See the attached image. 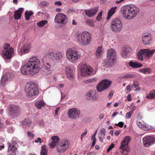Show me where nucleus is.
Returning <instances> with one entry per match:
<instances>
[{
	"mask_svg": "<svg viewBox=\"0 0 155 155\" xmlns=\"http://www.w3.org/2000/svg\"><path fill=\"white\" fill-rule=\"evenodd\" d=\"M40 61L36 56L30 58L27 63L21 68V73L24 75L33 76L40 71Z\"/></svg>",
	"mask_w": 155,
	"mask_h": 155,
	"instance_id": "f257e3e1",
	"label": "nucleus"
},
{
	"mask_svg": "<svg viewBox=\"0 0 155 155\" xmlns=\"http://www.w3.org/2000/svg\"><path fill=\"white\" fill-rule=\"evenodd\" d=\"M120 10L123 18L127 20L134 18L140 12L139 8L133 4L123 6Z\"/></svg>",
	"mask_w": 155,
	"mask_h": 155,
	"instance_id": "f03ea898",
	"label": "nucleus"
},
{
	"mask_svg": "<svg viewBox=\"0 0 155 155\" xmlns=\"http://www.w3.org/2000/svg\"><path fill=\"white\" fill-rule=\"evenodd\" d=\"M76 38L79 44L83 45H87L91 41V35L88 31H84L77 33Z\"/></svg>",
	"mask_w": 155,
	"mask_h": 155,
	"instance_id": "7ed1b4c3",
	"label": "nucleus"
},
{
	"mask_svg": "<svg viewBox=\"0 0 155 155\" xmlns=\"http://www.w3.org/2000/svg\"><path fill=\"white\" fill-rule=\"evenodd\" d=\"M117 54L115 51L113 49H109L107 51L106 58L104 60L105 65L110 67L113 65L116 58Z\"/></svg>",
	"mask_w": 155,
	"mask_h": 155,
	"instance_id": "20e7f679",
	"label": "nucleus"
},
{
	"mask_svg": "<svg viewBox=\"0 0 155 155\" xmlns=\"http://www.w3.org/2000/svg\"><path fill=\"white\" fill-rule=\"evenodd\" d=\"M25 91L27 96L28 98L37 95L38 93V90L35 83L33 81L29 82L26 84Z\"/></svg>",
	"mask_w": 155,
	"mask_h": 155,
	"instance_id": "39448f33",
	"label": "nucleus"
},
{
	"mask_svg": "<svg viewBox=\"0 0 155 155\" xmlns=\"http://www.w3.org/2000/svg\"><path fill=\"white\" fill-rule=\"evenodd\" d=\"M66 58L69 61L72 63H75L80 58L81 54L78 51L73 50L71 48H69L66 51Z\"/></svg>",
	"mask_w": 155,
	"mask_h": 155,
	"instance_id": "423d86ee",
	"label": "nucleus"
},
{
	"mask_svg": "<svg viewBox=\"0 0 155 155\" xmlns=\"http://www.w3.org/2000/svg\"><path fill=\"white\" fill-rule=\"evenodd\" d=\"M131 138L130 137L126 136L120 142V146L119 149L121 150L120 152L123 155H128L130 151V147L128 144Z\"/></svg>",
	"mask_w": 155,
	"mask_h": 155,
	"instance_id": "0eeeda50",
	"label": "nucleus"
},
{
	"mask_svg": "<svg viewBox=\"0 0 155 155\" xmlns=\"http://www.w3.org/2000/svg\"><path fill=\"white\" fill-rule=\"evenodd\" d=\"M4 50L2 51V56L5 59H9L14 53V50L12 48H10L8 43L5 44L3 47Z\"/></svg>",
	"mask_w": 155,
	"mask_h": 155,
	"instance_id": "6e6552de",
	"label": "nucleus"
},
{
	"mask_svg": "<svg viewBox=\"0 0 155 155\" xmlns=\"http://www.w3.org/2000/svg\"><path fill=\"white\" fill-rule=\"evenodd\" d=\"M8 110V115L12 119L18 116L21 112V110L18 106L12 104H10L9 106Z\"/></svg>",
	"mask_w": 155,
	"mask_h": 155,
	"instance_id": "1a4fd4ad",
	"label": "nucleus"
},
{
	"mask_svg": "<svg viewBox=\"0 0 155 155\" xmlns=\"http://www.w3.org/2000/svg\"><path fill=\"white\" fill-rule=\"evenodd\" d=\"M68 18L67 16L62 13H58L54 18V22L55 23L65 24L68 22Z\"/></svg>",
	"mask_w": 155,
	"mask_h": 155,
	"instance_id": "9d476101",
	"label": "nucleus"
},
{
	"mask_svg": "<svg viewBox=\"0 0 155 155\" xmlns=\"http://www.w3.org/2000/svg\"><path fill=\"white\" fill-rule=\"evenodd\" d=\"M47 58L44 56L42 58V61L43 63L42 68L43 74L44 75H48L52 73V71L51 69V65L47 62Z\"/></svg>",
	"mask_w": 155,
	"mask_h": 155,
	"instance_id": "9b49d317",
	"label": "nucleus"
},
{
	"mask_svg": "<svg viewBox=\"0 0 155 155\" xmlns=\"http://www.w3.org/2000/svg\"><path fill=\"white\" fill-rule=\"evenodd\" d=\"M122 25L119 20L114 19L112 21L110 28L111 30L114 32L117 33L120 32L122 28Z\"/></svg>",
	"mask_w": 155,
	"mask_h": 155,
	"instance_id": "f8f14e48",
	"label": "nucleus"
},
{
	"mask_svg": "<svg viewBox=\"0 0 155 155\" xmlns=\"http://www.w3.org/2000/svg\"><path fill=\"white\" fill-rule=\"evenodd\" d=\"M111 81L108 80H103L97 85L96 88L97 91L101 92L108 88L111 84Z\"/></svg>",
	"mask_w": 155,
	"mask_h": 155,
	"instance_id": "ddd939ff",
	"label": "nucleus"
},
{
	"mask_svg": "<svg viewBox=\"0 0 155 155\" xmlns=\"http://www.w3.org/2000/svg\"><path fill=\"white\" fill-rule=\"evenodd\" d=\"M142 141L144 147H149L155 143V137L153 135H147L143 138Z\"/></svg>",
	"mask_w": 155,
	"mask_h": 155,
	"instance_id": "4468645a",
	"label": "nucleus"
},
{
	"mask_svg": "<svg viewBox=\"0 0 155 155\" xmlns=\"http://www.w3.org/2000/svg\"><path fill=\"white\" fill-rule=\"evenodd\" d=\"M80 111L79 109L73 108L68 111V115L69 118L72 120H77L80 117Z\"/></svg>",
	"mask_w": 155,
	"mask_h": 155,
	"instance_id": "2eb2a0df",
	"label": "nucleus"
},
{
	"mask_svg": "<svg viewBox=\"0 0 155 155\" xmlns=\"http://www.w3.org/2000/svg\"><path fill=\"white\" fill-rule=\"evenodd\" d=\"M82 76H87L93 73V70L92 67L85 64H82L80 70Z\"/></svg>",
	"mask_w": 155,
	"mask_h": 155,
	"instance_id": "dca6fc26",
	"label": "nucleus"
},
{
	"mask_svg": "<svg viewBox=\"0 0 155 155\" xmlns=\"http://www.w3.org/2000/svg\"><path fill=\"white\" fill-rule=\"evenodd\" d=\"M59 147L58 146H56L57 151L59 153H63L68 148L69 143L68 140L66 139H62L61 141Z\"/></svg>",
	"mask_w": 155,
	"mask_h": 155,
	"instance_id": "f3484780",
	"label": "nucleus"
},
{
	"mask_svg": "<svg viewBox=\"0 0 155 155\" xmlns=\"http://www.w3.org/2000/svg\"><path fill=\"white\" fill-rule=\"evenodd\" d=\"M18 142L17 139L16 137L13 138L12 141L9 143L8 151L11 155H16L15 152L17 150L15 145Z\"/></svg>",
	"mask_w": 155,
	"mask_h": 155,
	"instance_id": "a211bd4d",
	"label": "nucleus"
},
{
	"mask_svg": "<svg viewBox=\"0 0 155 155\" xmlns=\"http://www.w3.org/2000/svg\"><path fill=\"white\" fill-rule=\"evenodd\" d=\"M151 35L149 33L144 34L143 35L142 41L144 45H150L152 42V39Z\"/></svg>",
	"mask_w": 155,
	"mask_h": 155,
	"instance_id": "6ab92c4d",
	"label": "nucleus"
},
{
	"mask_svg": "<svg viewBox=\"0 0 155 155\" xmlns=\"http://www.w3.org/2000/svg\"><path fill=\"white\" fill-rule=\"evenodd\" d=\"M137 124L138 126L142 130H148L152 129L151 126L149 125L146 123H144L142 121H140L139 119L138 120H137Z\"/></svg>",
	"mask_w": 155,
	"mask_h": 155,
	"instance_id": "aec40b11",
	"label": "nucleus"
},
{
	"mask_svg": "<svg viewBox=\"0 0 155 155\" xmlns=\"http://www.w3.org/2000/svg\"><path fill=\"white\" fill-rule=\"evenodd\" d=\"M59 138L58 136H55L51 137L49 140V145L51 148H54L58 143Z\"/></svg>",
	"mask_w": 155,
	"mask_h": 155,
	"instance_id": "412c9836",
	"label": "nucleus"
},
{
	"mask_svg": "<svg viewBox=\"0 0 155 155\" xmlns=\"http://www.w3.org/2000/svg\"><path fill=\"white\" fill-rule=\"evenodd\" d=\"M98 11V8L94 7L92 8L86 10L84 11L85 13L87 16L89 17L94 16Z\"/></svg>",
	"mask_w": 155,
	"mask_h": 155,
	"instance_id": "4be33fe9",
	"label": "nucleus"
},
{
	"mask_svg": "<svg viewBox=\"0 0 155 155\" xmlns=\"http://www.w3.org/2000/svg\"><path fill=\"white\" fill-rule=\"evenodd\" d=\"M144 58L147 60H149L151 58L155 52V49L150 50V49H144Z\"/></svg>",
	"mask_w": 155,
	"mask_h": 155,
	"instance_id": "5701e85b",
	"label": "nucleus"
},
{
	"mask_svg": "<svg viewBox=\"0 0 155 155\" xmlns=\"http://www.w3.org/2000/svg\"><path fill=\"white\" fill-rule=\"evenodd\" d=\"M66 74L69 79L72 80L74 78L73 71L70 67H68L66 68Z\"/></svg>",
	"mask_w": 155,
	"mask_h": 155,
	"instance_id": "b1692460",
	"label": "nucleus"
},
{
	"mask_svg": "<svg viewBox=\"0 0 155 155\" xmlns=\"http://www.w3.org/2000/svg\"><path fill=\"white\" fill-rule=\"evenodd\" d=\"M31 48V45L30 44L25 45L21 48L20 52L22 54L28 53L30 50Z\"/></svg>",
	"mask_w": 155,
	"mask_h": 155,
	"instance_id": "393cba45",
	"label": "nucleus"
},
{
	"mask_svg": "<svg viewBox=\"0 0 155 155\" xmlns=\"http://www.w3.org/2000/svg\"><path fill=\"white\" fill-rule=\"evenodd\" d=\"M24 10V8H20L15 12L14 17L15 19L17 20L21 18L22 13Z\"/></svg>",
	"mask_w": 155,
	"mask_h": 155,
	"instance_id": "a878e982",
	"label": "nucleus"
},
{
	"mask_svg": "<svg viewBox=\"0 0 155 155\" xmlns=\"http://www.w3.org/2000/svg\"><path fill=\"white\" fill-rule=\"evenodd\" d=\"M56 58L55 61L61 62L64 58V52L60 51L56 52Z\"/></svg>",
	"mask_w": 155,
	"mask_h": 155,
	"instance_id": "bb28decb",
	"label": "nucleus"
},
{
	"mask_svg": "<svg viewBox=\"0 0 155 155\" xmlns=\"http://www.w3.org/2000/svg\"><path fill=\"white\" fill-rule=\"evenodd\" d=\"M144 55L145 56L144 49H140L137 54V59L140 61H143Z\"/></svg>",
	"mask_w": 155,
	"mask_h": 155,
	"instance_id": "cd10ccee",
	"label": "nucleus"
},
{
	"mask_svg": "<svg viewBox=\"0 0 155 155\" xmlns=\"http://www.w3.org/2000/svg\"><path fill=\"white\" fill-rule=\"evenodd\" d=\"M106 133V130L104 128H101L100 132L98 134V138L101 142L103 141V139Z\"/></svg>",
	"mask_w": 155,
	"mask_h": 155,
	"instance_id": "c85d7f7f",
	"label": "nucleus"
},
{
	"mask_svg": "<svg viewBox=\"0 0 155 155\" xmlns=\"http://www.w3.org/2000/svg\"><path fill=\"white\" fill-rule=\"evenodd\" d=\"M103 53L102 47L101 46L98 47L95 53L96 57L97 58L101 57Z\"/></svg>",
	"mask_w": 155,
	"mask_h": 155,
	"instance_id": "c756f323",
	"label": "nucleus"
},
{
	"mask_svg": "<svg viewBox=\"0 0 155 155\" xmlns=\"http://www.w3.org/2000/svg\"><path fill=\"white\" fill-rule=\"evenodd\" d=\"M129 66L134 68H139L142 67V64L136 62H133L132 61H130L129 63Z\"/></svg>",
	"mask_w": 155,
	"mask_h": 155,
	"instance_id": "7c9ffc66",
	"label": "nucleus"
},
{
	"mask_svg": "<svg viewBox=\"0 0 155 155\" xmlns=\"http://www.w3.org/2000/svg\"><path fill=\"white\" fill-rule=\"evenodd\" d=\"M138 71L141 73H142L144 74H149L151 73V70L149 68H145L140 69Z\"/></svg>",
	"mask_w": 155,
	"mask_h": 155,
	"instance_id": "2f4dec72",
	"label": "nucleus"
},
{
	"mask_svg": "<svg viewBox=\"0 0 155 155\" xmlns=\"http://www.w3.org/2000/svg\"><path fill=\"white\" fill-rule=\"evenodd\" d=\"M116 8V7H112L109 10L107 14V17L106 18L107 20H109L110 17L114 13Z\"/></svg>",
	"mask_w": 155,
	"mask_h": 155,
	"instance_id": "473e14b6",
	"label": "nucleus"
},
{
	"mask_svg": "<svg viewBox=\"0 0 155 155\" xmlns=\"http://www.w3.org/2000/svg\"><path fill=\"white\" fill-rule=\"evenodd\" d=\"M56 52L51 51L48 52V56L49 58L52 61H55L56 58Z\"/></svg>",
	"mask_w": 155,
	"mask_h": 155,
	"instance_id": "72a5a7b5",
	"label": "nucleus"
},
{
	"mask_svg": "<svg viewBox=\"0 0 155 155\" xmlns=\"http://www.w3.org/2000/svg\"><path fill=\"white\" fill-rule=\"evenodd\" d=\"M45 102L42 101H38L35 103V106L38 109H40L45 105Z\"/></svg>",
	"mask_w": 155,
	"mask_h": 155,
	"instance_id": "f704fd0d",
	"label": "nucleus"
},
{
	"mask_svg": "<svg viewBox=\"0 0 155 155\" xmlns=\"http://www.w3.org/2000/svg\"><path fill=\"white\" fill-rule=\"evenodd\" d=\"M89 95L91 96V97L90 98V100L94 101L95 100H97L98 99V97L97 94L95 91H91V94H89Z\"/></svg>",
	"mask_w": 155,
	"mask_h": 155,
	"instance_id": "c9c22d12",
	"label": "nucleus"
},
{
	"mask_svg": "<svg viewBox=\"0 0 155 155\" xmlns=\"http://www.w3.org/2000/svg\"><path fill=\"white\" fill-rule=\"evenodd\" d=\"M8 79V77L6 75H3L2 77L1 84L2 86H4L7 83Z\"/></svg>",
	"mask_w": 155,
	"mask_h": 155,
	"instance_id": "e433bc0d",
	"label": "nucleus"
},
{
	"mask_svg": "<svg viewBox=\"0 0 155 155\" xmlns=\"http://www.w3.org/2000/svg\"><path fill=\"white\" fill-rule=\"evenodd\" d=\"M146 98L149 99L155 98V90H153L149 94H147Z\"/></svg>",
	"mask_w": 155,
	"mask_h": 155,
	"instance_id": "4c0bfd02",
	"label": "nucleus"
},
{
	"mask_svg": "<svg viewBox=\"0 0 155 155\" xmlns=\"http://www.w3.org/2000/svg\"><path fill=\"white\" fill-rule=\"evenodd\" d=\"M34 14L32 11H26L25 12V19L26 21L29 20L30 17Z\"/></svg>",
	"mask_w": 155,
	"mask_h": 155,
	"instance_id": "58836bf2",
	"label": "nucleus"
},
{
	"mask_svg": "<svg viewBox=\"0 0 155 155\" xmlns=\"http://www.w3.org/2000/svg\"><path fill=\"white\" fill-rule=\"evenodd\" d=\"M49 5V3L48 2L42 1L39 3L38 5L41 8H43L48 7Z\"/></svg>",
	"mask_w": 155,
	"mask_h": 155,
	"instance_id": "ea45409f",
	"label": "nucleus"
},
{
	"mask_svg": "<svg viewBox=\"0 0 155 155\" xmlns=\"http://www.w3.org/2000/svg\"><path fill=\"white\" fill-rule=\"evenodd\" d=\"M48 23V21L45 20H43L37 23V25L38 27H43L44 25H46Z\"/></svg>",
	"mask_w": 155,
	"mask_h": 155,
	"instance_id": "a19ab883",
	"label": "nucleus"
},
{
	"mask_svg": "<svg viewBox=\"0 0 155 155\" xmlns=\"http://www.w3.org/2000/svg\"><path fill=\"white\" fill-rule=\"evenodd\" d=\"M46 147L45 145H43L41 147V155H47L48 151L46 148Z\"/></svg>",
	"mask_w": 155,
	"mask_h": 155,
	"instance_id": "79ce46f5",
	"label": "nucleus"
},
{
	"mask_svg": "<svg viewBox=\"0 0 155 155\" xmlns=\"http://www.w3.org/2000/svg\"><path fill=\"white\" fill-rule=\"evenodd\" d=\"M85 22L87 25L91 27H94V21L91 19L87 20Z\"/></svg>",
	"mask_w": 155,
	"mask_h": 155,
	"instance_id": "37998d69",
	"label": "nucleus"
},
{
	"mask_svg": "<svg viewBox=\"0 0 155 155\" xmlns=\"http://www.w3.org/2000/svg\"><path fill=\"white\" fill-rule=\"evenodd\" d=\"M120 54L121 57L124 58H127L128 54L123 50H122L121 51Z\"/></svg>",
	"mask_w": 155,
	"mask_h": 155,
	"instance_id": "c03bdc74",
	"label": "nucleus"
},
{
	"mask_svg": "<svg viewBox=\"0 0 155 155\" xmlns=\"http://www.w3.org/2000/svg\"><path fill=\"white\" fill-rule=\"evenodd\" d=\"M133 113V111H130L129 112L127 113L125 115L126 118L129 119L130 118Z\"/></svg>",
	"mask_w": 155,
	"mask_h": 155,
	"instance_id": "a18cd8bd",
	"label": "nucleus"
},
{
	"mask_svg": "<svg viewBox=\"0 0 155 155\" xmlns=\"http://www.w3.org/2000/svg\"><path fill=\"white\" fill-rule=\"evenodd\" d=\"M123 50L125 51L127 54L132 51L131 48L129 47H125Z\"/></svg>",
	"mask_w": 155,
	"mask_h": 155,
	"instance_id": "49530a36",
	"label": "nucleus"
},
{
	"mask_svg": "<svg viewBox=\"0 0 155 155\" xmlns=\"http://www.w3.org/2000/svg\"><path fill=\"white\" fill-rule=\"evenodd\" d=\"M97 78L96 77H93L89 79H88L87 81L89 83H93L96 81Z\"/></svg>",
	"mask_w": 155,
	"mask_h": 155,
	"instance_id": "de8ad7c7",
	"label": "nucleus"
},
{
	"mask_svg": "<svg viewBox=\"0 0 155 155\" xmlns=\"http://www.w3.org/2000/svg\"><path fill=\"white\" fill-rule=\"evenodd\" d=\"M31 122L30 121H29L28 122L27 120L25 119V120H23L22 122V124L23 125H26L28 124H31Z\"/></svg>",
	"mask_w": 155,
	"mask_h": 155,
	"instance_id": "09e8293b",
	"label": "nucleus"
},
{
	"mask_svg": "<svg viewBox=\"0 0 155 155\" xmlns=\"http://www.w3.org/2000/svg\"><path fill=\"white\" fill-rule=\"evenodd\" d=\"M114 144L113 143H112L107 149V152H109L110 150H111L114 147Z\"/></svg>",
	"mask_w": 155,
	"mask_h": 155,
	"instance_id": "8fccbe9b",
	"label": "nucleus"
},
{
	"mask_svg": "<svg viewBox=\"0 0 155 155\" xmlns=\"http://www.w3.org/2000/svg\"><path fill=\"white\" fill-rule=\"evenodd\" d=\"M102 15V12H100L98 13L96 18V19L97 21H99L101 19Z\"/></svg>",
	"mask_w": 155,
	"mask_h": 155,
	"instance_id": "3c124183",
	"label": "nucleus"
},
{
	"mask_svg": "<svg viewBox=\"0 0 155 155\" xmlns=\"http://www.w3.org/2000/svg\"><path fill=\"white\" fill-rule=\"evenodd\" d=\"M129 107L132 110L131 111H133V112L135 110L136 108V106L135 105H134L133 104H132Z\"/></svg>",
	"mask_w": 155,
	"mask_h": 155,
	"instance_id": "603ef678",
	"label": "nucleus"
},
{
	"mask_svg": "<svg viewBox=\"0 0 155 155\" xmlns=\"http://www.w3.org/2000/svg\"><path fill=\"white\" fill-rule=\"evenodd\" d=\"M28 135V136L29 137H31L32 139L34 137V135L31 132H27Z\"/></svg>",
	"mask_w": 155,
	"mask_h": 155,
	"instance_id": "864d4df0",
	"label": "nucleus"
},
{
	"mask_svg": "<svg viewBox=\"0 0 155 155\" xmlns=\"http://www.w3.org/2000/svg\"><path fill=\"white\" fill-rule=\"evenodd\" d=\"M91 94V91L89 92L88 93H87L85 95V97L87 99L90 100V98L91 97V95H88L89 94Z\"/></svg>",
	"mask_w": 155,
	"mask_h": 155,
	"instance_id": "5fc2aeb1",
	"label": "nucleus"
},
{
	"mask_svg": "<svg viewBox=\"0 0 155 155\" xmlns=\"http://www.w3.org/2000/svg\"><path fill=\"white\" fill-rule=\"evenodd\" d=\"M54 4L56 5L61 6L62 4L61 2L60 1L55 2H54Z\"/></svg>",
	"mask_w": 155,
	"mask_h": 155,
	"instance_id": "6e6d98bb",
	"label": "nucleus"
},
{
	"mask_svg": "<svg viewBox=\"0 0 155 155\" xmlns=\"http://www.w3.org/2000/svg\"><path fill=\"white\" fill-rule=\"evenodd\" d=\"M138 85L139 84L138 82L134 81L132 85V86L134 88H136L138 86Z\"/></svg>",
	"mask_w": 155,
	"mask_h": 155,
	"instance_id": "4d7b16f0",
	"label": "nucleus"
},
{
	"mask_svg": "<svg viewBox=\"0 0 155 155\" xmlns=\"http://www.w3.org/2000/svg\"><path fill=\"white\" fill-rule=\"evenodd\" d=\"M87 131L86 130L82 133L81 136V140L82 141L83 140V137H84L87 134Z\"/></svg>",
	"mask_w": 155,
	"mask_h": 155,
	"instance_id": "13d9d810",
	"label": "nucleus"
},
{
	"mask_svg": "<svg viewBox=\"0 0 155 155\" xmlns=\"http://www.w3.org/2000/svg\"><path fill=\"white\" fill-rule=\"evenodd\" d=\"M35 142L36 143L39 142L40 143H42L41 139L40 138H38L37 140H35Z\"/></svg>",
	"mask_w": 155,
	"mask_h": 155,
	"instance_id": "bf43d9fd",
	"label": "nucleus"
},
{
	"mask_svg": "<svg viewBox=\"0 0 155 155\" xmlns=\"http://www.w3.org/2000/svg\"><path fill=\"white\" fill-rule=\"evenodd\" d=\"M127 100L128 101H130L131 100V94H129L127 97Z\"/></svg>",
	"mask_w": 155,
	"mask_h": 155,
	"instance_id": "052dcab7",
	"label": "nucleus"
},
{
	"mask_svg": "<svg viewBox=\"0 0 155 155\" xmlns=\"http://www.w3.org/2000/svg\"><path fill=\"white\" fill-rule=\"evenodd\" d=\"M130 86L128 85H127L126 88V90H127V93H129L130 90Z\"/></svg>",
	"mask_w": 155,
	"mask_h": 155,
	"instance_id": "680f3d73",
	"label": "nucleus"
},
{
	"mask_svg": "<svg viewBox=\"0 0 155 155\" xmlns=\"http://www.w3.org/2000/svg\"><path fill=\"white\" fill-rule=\"evenodd\" d=\"M120 130H117L115 132L114 134L116 136H118L120 134Z\"/></svg>",
	"mask_w": 155,
	"mask_h": 155,
	"instance_id": "e2e57ef3",
	"label": "nucleus"
},
{
	"mask_svg": "<svg viewBox=\"0 0 155 155\" xmlns=\"http://www.w3.org/2000/svg\"><path fill=\"white\" fill-rule=\"evenodd\" d=\"M118 124L119 127H122L123 126L124 123L122 122H120L118 123Z\"/></svg>",
	"mask_w": 155,
	"mask_h": 155,
	"instance_id": "0e129e2a",
	"label": "nucleus"
},
{
	"mask_svg": "<svg viewBox=\"0 0 155 155\" xmlns=\"http://www.w3.org/2000/svg\"><path fill=\"white\" fill-rule=\"evenodd\" d=\"M58 87L59 88L61 89L64 87V85L62 84H58Z\"/></svg>",
	"mask_w": 155,
	"mask_h": 155,
	"instance_id": "69168bd1",
	"label": "nucleus"
},
{
	"mask_svg": "<svg viewBox=\"0 0 155 155\" xmlns=\"http://www.w3.org/2000/svg\"><path fill=\"white\" fill-rule=\"evenodd\" d=\"M55 11L57 12H61L62 10L60 8H58L55 9Z\"/></svg>",
	"mask_w": 155,
	"mask_h": 155,
	"instance_id": "338daca9",
	"label": "nucleus"
},
{
	"mask_svg": "<svg viewBox=\"0 0 155 155\" xmlns=\"http://www.w3.org/2000/svg\"><path fill=\"white\" fill-rule=\"evenodd\" d=\"M91 140L93 141H96V138H95V136L93 135H92V137H91Z\"/></svg>",
	"mask_w": 155,
	"mask_h": 155,
	"instance_id": "774afa93",
	"label": "nucleus"
}]
</instances>
